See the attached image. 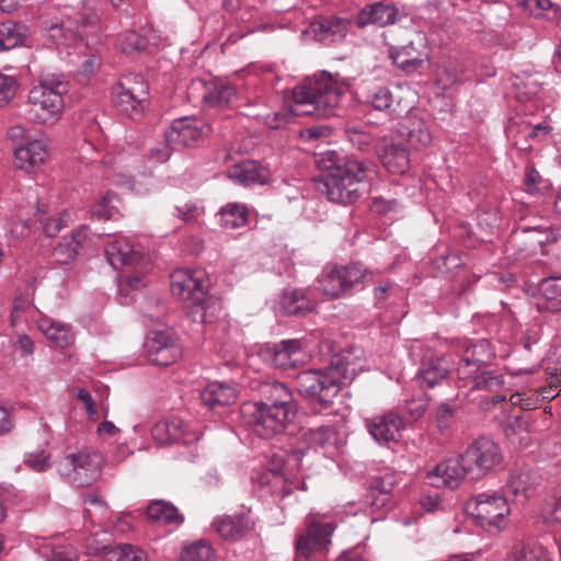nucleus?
Instances as JSON below:
<instances>
[{"label":"nucleus","instance_id":"obj_1","mask_svg":"<svg viewBox=\"0 0 561 561\" xmlns=\"http://www.w3.org/2000/svg\"><path fill=\"white\" fill-rule=\"evenodd\" d=\"M348 89V80L323 72L319 78L307 80L296 87L293 91V104L287 113L268 115L266 125L271 128H278L286 124L291 116L312 114L323 117L331 116L339 106L341 96Z\"/></svg>","mask_w":561,"mask_h":561},{"label":"nucleus","instance_id":"obj_2","mask_svg":"<svg viewBox=\"0 0 561 561\" xmlns=\"http://www.w3.org/2000/svg\"><path fill=\"white\" fill-rule=\"evenodd\" d=\"M170 286L172 295L183 302V308L192 321H213L218 307L213 298L207 296L209 279L205 271L176 270L171 275Z\"/></svg>","mask_w":561,"mask_h":561},{"label":"nucleus","instance_id":"obj_3","mask_svg":"<svg viewBox=\"0 0 561 561\" xmlns=\"http://www.w3.org/2000/svg\"><path fill=\"white\" fill-rule=\"evenodd\" d=\"M273 390L278 399L272 403L254 402L243 407V412L251 416L254 432L263 438H272L288 431L297 416V405L288 389L276 383Z\"/></svg>","mask_w":561,"mask_h":561},{"label":"nucleus","instance_id":"obj_4","mask_svg":"<svg viewBox=\"0 0 561 561\" xmlns=\"http://www.w3.org/2000/svg\"><path fill=\"white\" fill-rule=\"evenodd\" d=\"M431 142L430 133L423 121L408 118L397 131L382 138L378 154L383 167L392 174H404L410 168L408 144L426 146Z\"/></svg>","mask_w":561,"mask_h":561},{"label":"nucleus","instance_id":"obj_5","mask_svg":"<svg viewBox=\"0 0 561 561\" xmlns=\"http://www.w3.org/2000/svg\"><path fill=\"white\" fill-rule=\"evenodd\" d=\"M70 83L61 75H46L41 78L27 95L30 115L35 124L54 126L62 117L66 108L65 96Z\"/></svg>","mask_w":561,"mask_h":561},{"label":"nucleus","instance_id":"obj_6","mask_svg":"<svg viewBox=\"0 0 561 561\" xmlns=\"http://www.w3.org/2000/svg\"><path fill=\"white\" fill-rule=\"evenodd\" d=\"M322 168L327 172L324 187L331 202L348 204L358 197V185L363 182L370 169L362 161L345 157L337 160H322Z\"/></svg>","mask_w":561,"mask_h":561},{"label":"nucleus","instance_id":"obj_7","mask_svg":"<svg viewBox=\"0 0 561 561\" xmlns=\"http://www.w3.org/2000/svg\"><path fill=\"white\" fill-rule=\"evenodd\" d=\"M357 369L348 362L339 360L324 370H306L297 376L299 393L311 401L328 405L348 382Z\"/></svg>","mask_w":561,"mask_h":561},{"label":"nucleus","instance_id":"obj_8","mask_svg":"<svg viewBox=\"0 0 561 561\" xmlns=\"http://www.w3.org/2000/svg\"><path fill=\"white\" fill-rule=\"evenodd\" d=\"M94 3L95 0H88L81 10H66L60 24H51L46 28L47 37L60 46L68 47L73 43L82 53L88 45V43L83 44V36L96 35L100 30Z\"/></svg>","mask_w":561,"mask_h":561},{"label":"nucleus","instance_id":"obj_9","mask_svg":"<svg viewBox=\"0 0 561 561\" xmlns=\"http://www.w3.org/2000/svg\"><path fill=\"white\" fill-rule=\"evenodd\" d=\"M114 105L130 118L140 117L149 107V87L140 75L123 76L113 87Z\"/></svg>","mask_w":561,"mask_h":561},{"label":"nucleus","instance_id":"obj_10","mask_svg":"<svg viewBox=\"0 0 561 561\" xmlns=\"http://www.w3.org/2000/svg\"><path fill=\"white\" fill-rule=\"evenodd\" d=\"M492 355L493 353L486 341L483 340L474 344L471 348L466 351V356L458 366L459 377L461 379L472 378V388L490 391L496 390L504 383L502 376L493 375L488 371L478 374L481 366L491 360Z\"/></svg>","mask_w":561,"mask_h":561},{"label":"nucleus","instance_id":"obj_11","mask_svg":"<svg viewBox=\"0 0 561 561\" xmlns=\"http://www.w3.org/2000/svg\"><path fill=\"white\" fill-rule=\"evenodd\" d=\"M468 510L477 523L489 531H502L510 524L511 506L502 494H479Z\"/></svg>","mask_w":561,"mask_h":561},{"label":"nucleus","instance_id":"obj_12","mask_svg":"<svg viewBox=\"0 0 561 561\" xmlns=\"http://www.w3.org/2000/svg\"><path fill=\"white\" fill-rule=\"evenodd\" d=\"M335 525L325 522V515L310 513L305 520V530L297 535L295 550L298 557L310 559L316 552L328 550Z\"/></svg>","mask_w":561,"mask_h":561},{"label":"nucleus","instance_id":"obj_13","mask_svg":"<svg viewBox=\"0 0 561 561\" xmlns=\"http://www.w3.org/2000/svg\"><path fill=\"white\" fill-rule=\"evenodd\" d=\"M462 454L469 477L481 479L500 468L504 461L501 447L492 439L481 437L470 444Z\"/></svg>","mask_w":561,"mask_h":561},{"label":"nucleus","instance_id":"obj_14","mask_svg":"<svg viewBox=\"0 0 561 561\" xmlns=\"http://www.w3.org/2000/svg\"><path fill=\"white\" fill-rule=\"evenodd\" d=\"M103 457L92 448L66 454L57 463L58 473L73 483H89L101 468Z\"/></svg>","mask_w":561,"mask_h":561},{"label":"nucleus","instance_id":"obj_15","mask_svg":"<svg viewBox=\"0 0 561 561\" xmlns=\"http://www.w3.org/2000/svg\"><path fill=\"white\" fill-rule=\"evenodd\" d=\"M49 158V140L39 133L34 139L13 147V165L26 173L36 174L42 171Z\"/></svg>","mask_w":561,"mask_h":561},{"label":"nucleus","instance_id":"obj_16","mask_svg":"<svg viewBox=\"0 0 561 561\" xmlns=\"http://www.w3.org/2000/svg\"><path fill=\"white\" fill-rule=\"evenodd\" d=\"M144 350L148 359L158 366L172 365L182 356V346L178 336L169 331L148 333Z\"/></svg>","mask_w":561,"mask_h":561},{"label":"nucleus","instance_id":"obj_17","mask_svg":"<svg viewBox=\"0 0 561 561\" xmlns=\"http://www.w3.org/2000/svg\"><path fill=\"white\" fill-rule=\"evenodd\" d=\"M257 355L268 365L286 370L302 364L306 351L300 340H284L277 344L261 346Z\"/></svg>","mask_w":561,"mask_h":561},{"label":"nucleus","instance_id":"obj_18","mask_svg":"<svg viewBox=\"0 0 561 561\" xmlns=\"http://www.w3.org/2000/svg\"><path fill=\"white\" fill-rule=\"evenodd\" d=\"M211 131L209 125L195 118H181L175 121L165 134L168 146L179 149L192 147L206 138Z\"/></svg>","mask_w":561,"mask_h":561},{"label":"nucleus","instance_id":"obj_19","mask_svg":"<svg viewBox=\"0 0 561 561\" xmlns=\"http://www.w3.org/2000/svg\"><path fill=\"white\" fill-rule=\"evenodd\" d=\"M467 476L469 477V471L462 460V454L440 461L427 472V479L435 488L456 489Z\"/></svg>","mask_w":561,"mask_h":561},{"label":"nucleus","instance_id":"obj_20","mask_svg":"<svg viewBox=\"0 0 561 561\" xmlns=\"http://www.w3.org/2000/svg\"><path fill=\"white\" fill-rule=\"evenodd\" d=\"M424 42V36L420 33H415L414 38H412L408 45L400 47L391 46L389 48V57L401 70L414 72L422 68L426 60Z\"/></svg>","mask_w":561,"mask_h":561},{"label":"nucleus","instance_id":"obj_21","mask_svg":"<svg viewBox=\"0 0 561 561\" xmlns=\"http://www.w3.org/2000/svg\"><path fill=\"white\" fill-rule=\"evenodd\" d=\"M105 254L113 266L138 265L146 261V252L142 245L134 243L125 237L113 239L105 249Z\"/></svg>","mask_w":561,"mask_h":561},{"label":"nucleus","instance_id":"obj_22","mask_svg":"<svg viewBox=\"0 0 561 561\" xmlns=\"http://www.w3.org/2000/svg\"><path fill=\"white\" fill-rule=\"evenodd\" d=\"M366 427L376 442L387 444L400 439L404 422L399 414L388 412L367 419Z\"/></svg>","mask_w":561,"mask_h":561},{"label":"nucleus","instance_id":"obj_23","mask_svg":"<svg viewBox=\"0 0 561 561\" xmlns=\"http://www.w3.org/2000/svg\"><path fill=\"white\" fill-rule=\"evenodd\" d=\"M549 127L545 124H533L526 121L523 116L516 115L510 119L506 127L508 139L519 150H527L530 148L529 139H533L539 134L548 135Z\"/></svg>","mask_w":561,"mask_h":561},{"label":"nucleus","instance_id":"obj_24","mask_svg":"<svg viewBox=\"0 0 561 561\" xmlns=\"http://www.w3.org/2000/svg\"><path fill=\"white\" fill-rule=\"evenodd\" d=\"M36 324L54 347L67 350L73 345L76 335L70 324L46 316H42Z\"/></svg>","mask_w":561,"mask_h":561},{"label":"nucleus","instance_id":"obj_25","mask_svg":"<svg viewBox=\"0 0 561 561\" xmlns=\"http://www.w3.org/2000/svg\"><path fill=\"white\" fill-rule=\"evenodd\" d=\"M348 25V20L335 16H319L311 22L308 32L320 42L334 43L346 36Z\"/></svg>","mask_w":561,"mask_h":561},{"label":"nucleus","instance_id":"obj_26","mask_svg":"<svg viewBox=\"0 0 561 561\" xmlns=\"http://www.w3.org/2000/svg\"><path fill=\"white\" fill-rule=\"evenodd\" d=\"M228 176L241 185L265 184L270 180V171L257 162L248 160L232 165Z\"/></svg>","mask_w":561,"mask_h":561},{"label":"nucleus","instance_id":"obj_27","mask_svg":"<svg viewBox=\"0 0 561 561\" xmlns=\"http://www.w3.org/2000/svg\"><path fill=\"white\" fill-rule=\"evenodd\" d=\"M399 15L398 9L385 3H375L366 7L359 13L356 23L363 27L367 24H377L385 26L397 22Z\"/></svg>","mask_w":561,"mask_h":561},{"label":"nucleus","instance_id":"obj_28","mask_svg":"<svg viewBox=\"0 0 561 561\" xmlns=\"http://www.w3.org/2000/svg\"><path fill=\"white\" fill-rule=\"evenodd\" d=\"M214 527L222 539L236 541L252 529V523L243 515L221 516L214 522Z\"/></svg>","mask_w":561,"mask_h":561},{"label":"nucleus","instance_id":"obj_29","mask_svg":"<svg viewBox=\"0 0 561 561\" xmlns=\"http://www.w3.org/2000/svg\"><path fill=\"white\" fill-rule=\"evenodd\" d=\"M238 390L230 385L214 381L202 391L201 399L205 405H229L236 402Z\"/></svg>","mask_w":561,"mask_h":561},{"label":"nucleus","instance_id":"obj_30","mask_svg":"<svg viewBox=\"0 0 561 561\" xmlns=\"http://www.w3.org/2000/svg\"><path fill=\"white\" fill-rule=\"evenodd\" d=\"M236 96V89L229 82L216 79L206 83L203 99L210 106L224 107Z\"/></svg>","mask_w":561,"mask_h":561},{"label":"nucleus","instance_id":"obj_31","mask_svg":"<svg viewBox=\"0 0 561 561\" xmlns=\"http://www.w3.org/2000/svg\"><path fill=\"white\" fill-rule=\"evenodd\" d=\"M88 241V232L85 227H80L64 240L55 249L56 261L66 264L78 254L79 249Z\"/></svg>","mask_w":561,"mask_h":561},{"label":"nucleus","instance_id":"obj_32","mask_svg":"<svg viewBox=\"0 0 561 561\" xmlns=\"http://www.w3.org/2000/svg\"><path fill=\"white\" fill-rule=\"evenodd\" d=\"M152 438L160 445H167L172 442L190 439L184 437L183 423L179 419L163 420L158 422L151 430Z\"/></svg>","mask_w":561,"mask_h":561},{"label":"nucleus","instance_id":"obj_33","mask_svg":"<svg viewBox=\"0 0 561 561\" xmlns=\"http://www.w3.org/2000/svg\"><path fill=\"white\" fill-rule=\"evenodd\" d=\"M359 94L364 102L370 103L376 110H391L393 105V95L386 87H373L371 82H364L359 87Z\"/></svg>","mask_w":561,"mask_h":561},{"label":"nucleus","instance_id":"obj_34","mask_svg":"<svg viewBox=\"0 0 561 561\" xmlns=\"http://www.w3.org/2000/svg\"><path fill=\"white\" fill-rule=\"evenodd\" d=\"M147 516L150 520L160 525H180L183 517L178 508L164 501L152 502L147 508Z\"/></svg>","mask_w":561,"mask_h":561},{"label":"nucleus","instance_id":"obj_35","mask_svg":"<svg viewBox=\"0 0 561 561\" xmlns=\"http://www.w3.org/2000/svg\"><path fill=\"white\" fill-rule=\"evenodd\" d=\"M319 285L322 294L329 298H339L347 293L340 266L325 268L319 278Z\"/></svg>","mask_w":561,"mask_h":561},{"label":"nucleus","instance_id":"obj_36","mask_svg":"<svg viewBox=\"0 0 561 561\" xmlns=\"http://www.w3.org/2000/svg\"><path fill=\"white\" fill-rule=\"evenodd\" d=\"M220 225L226 229H237L247 225L249 211L245 205L230 203L219 211Z\"/></svg>","mask_w":561,"mask_h":561},{"label":"nucleus","instance_id":"obj_37","mask_svg":"<svg viewBox=\"0 0 561 561\" xmlns=\"http://www.w3.org/2000/svg\"><path fill=\"white\" fill-rule=\"evenodd\" d=\"M340 270L347 291L359 285H364L374 278V272L360 263L340 265Z\"/></svg>","mask_w":561,"mask_h":561},{"label":"nucleus","instance_id":"obj_38","mask_svg":"<svg viewBox=\"0 0 561 561\" xmlns=\"http://www.w3.org/2000/svg\"><path fill=\"white\" fill-rule=\"evenodd\" d=\"M27 36V28L22 24L7 22L0 24V51L21 45Z\"/></svg>","mask_w":561,"mask_h":561},{"label":"nucleus","instance_id":"obj_39","mask_svg":"<svg viewBox=\"0 0 561 561\" xmlns=\"http://www.w3.org/2000/svg\"><path fill=\"white\" fill-rule=\"evenodd\" d=\"M537 484V477L529 471L514 470L511 472L507 486L515 495L529 497Z\"/></svg>","mask_w":561,"mask_h":561},{"label":"nucleus","instance_id":"obj_40","mask_svg":"<svg viewBox=\"0 0 561 561\" xmlns=\"http://www.w3.org/2000/svg\"><path fill=\"white\" fill-rule=\"evenodd\" d=\"M304 442L312 448H328L331 446H336L340 439L336 431L333 427L322 426L305 433Z\"/></svg>","mask_w":561,"mask_h":561},{"label":"nucleus","instance_id":"obj_41","mask_svg":"<svg viewBox=\"0 0 561 561\" xmlns=\"http://www.w3.org/2000/svg\"><path fill=\"white\" fill-rule=\"evenodd\" d=\"M77 399L83 404L85 414L89 420L96 421L105 417L108 413V407L102 399H95L84 388L76 389Z\"/></svg>","mask_w":561,"mask_h":561},{"label":"nucleus","instance_id":"obj_42","mask_svg":"<svg viewBox=\"0 0 561 561\" xmlns=\"http://www.w3.org/2000/svg\"><path fill=\"white\" fill-rule=\"evenodd\" d=\"M103 561H147L144 550L131 545H118L106 550L102 558Z\"/></svg>","mask_w":561,"mask_h":561},{"label":"nucleus","instance_id":"obj_43","mask_svg":"<svg viewBox=\"0 0 561 561\" xmlns=\"http://www.w3.org/2000/svg\"><path fill=\"white\" fill-rule=\"evenodd\" d=\"M540 290L545 299L540 308L551 311L561 309V278L545 279L541 283Z\"/></svg>","mask_w":561,"mask_h":561},{"label":"nucleus","instance_id":"obj_44","mask_svg":"<svg viewBox=\"0 0 561 561\" xmlns=\"http://www.w3.org/2000/svg\"><path fill=\"white\" fill-rule=\"evenodd\" d=\"M447 371L448 367L445 360L437 358L428 363V365L421 370L417 381L421 386L434 387L446 377Z\"/></svg>","mask_w":561,"mask_h":561},{"label":"nucleus","instance_id":"obj_45","mask_svg":"<svg viewBox=\"0 0 561 561\" xmlns=\"http://www.w3.org/2000/svg\"><path fill=\"white\" fill-rule=\"evenodd\" d=\"M118 203L119 201L117 195L113 192H107L98 201H95V203L90 208V213L92 217H96L98 219H111L118 211Z\"/></svg>","mask_w":561,"mask_h":561},{"label":"nucleus","instance_id":"obj_46","mask_svg":"<svg viewBox=\"0 0 561 561\" xmlns=\"http://www.w3.org/2000/svg\"><path fill=\"white\" fill-rule=\"evenodd\" d=\"M51 454L45 448H36L24 454L23 463L32 471L46 472L53 467Z\"/></svg>","mask_w":561,"mask_h":561},{"label":"nucleus","instance_id":"obj_47","mask_svg":"<svg viewBox=\"0 0 561 561\" xmlns=\"http://www.w3.org/2000/svg\"><path fill=\"white\" fill-rule=\"evenodd\" d=\"M213 559L214 551L211 547L204 541H196L184 546L179 557L180 561H211Z\"/></svg>","mask_w":561,"mask_h":561},{"label":"nucleus","instance_id":"obj_48","mask_svg":"<svg viewBox=\"0 0 561 561\" xmlns=\"http://www.w3.org/2000/svg\"><path fill=\"white\" fill-rule=\"evenodd\" d=\"M522 7L536 18L557 19L559 9L550 0H523Z\"/></svg>","mask_w":561,"mask_h":561},{"label":"nucleus","instance_id":"obj_49","mask_svg":"<svg viewBox=\"0 0 561 561\" xmlns=\"http://www.w3.org/2000/svg\"><path fill=\"white\" fill-rule=\"evenodd\" d=\"M393 112H404L410 110L415 103L416 93L409 84H398L392 90Z\"/></svg>","mask_w":561,"mask_h":561},{"label":"nucleus","instance_id":"obj_50","mask_svg":"<svg viewBox=\"0 0 561 561\" xmlns=\"http://www.w3.org/2000/svg\"><path fill=\"white\" fill-rule=\"evenodd\" d=\"M513 561H549L543 547L538 545H517L512 552Z\"/></svg>","mask_w":561,"mask_h":561},{"label":"nucleus","instance_id":"obj_51","mask_svg":"<svg viewBox=\"0 0 561 561\" xmlns=\"http://www.w3.org/2000/svg\"><path fill=\"white\" fill-rule=\"evenodd\" d=\"M523 233L525 234V242L529 245V252L531 254H536L539 249L541 250L543 244L554 241V236L549 230L533 228L524 229Z\"/></svg>","mask_w":561,"mask_h":561},{"label":"nucleus","instance_id":"obj_52","mask_svg":"<svg viewBox=\"0 0 561 561\" xmlns=\"http://www.w3.org/2000/svg\"><path fill=\"white\" fill-rule=\"evenodd\" d=\"M282 307L287 314L304 316L310 308L302 301V295L298 290L284 294Z\"/></svg>","mask_w":561,"mask_h":561},{"label":"nucleus","instance_id":"obj_53","mask_svg":"<svg viewBox=\"0 0 561 561\" xmlns=\"http://www.w3.org/2000/svg\"><path fill=\"white\" fill-rule=\"evenodd\" d=\"M146 45V39L140 34L131 31L119 35L117 39L118 48L126 54L145 49Z\"/></svg>","mask_w":561,"mask_h":561},{"label":"nucleus","instance_id":"obj_54","mask_svg":"<svg viewBox=\"0 0 561 561\" xmlns=\"http://www.w3.org/2000/svg\"><path fill=\"white\" fill-rule=\"evenodd\" d=\"M260 482L263 485H271L272 492L275 494L286 495L291 492V488L286 484L285 472L268 471Z\"/></svg>","mask_w":561,"mask_h":561},{"label":"nucleus","instance_id":"obj_55","mask_svg":"<svg viewBox=\"0 0 561 561\" xmlns=\"http://www.w3.org/2000/svg\"><path fill=\"white\" fill-rule=\"evenodd\" d=\"M176 216L184 221H192L204 214L203 205L197 201H190L176 206Z\"/></svg>","mask_w":561,"mask_h":561},{"label":"nucleus","instance_id":"obj_56","mask_svg":"<svg viewBox=\"0 0 561 561\" xmlns=\"http://www.w3.org/2000/svg\"><path fill=\"white\" fill-rule=\"evenodd\" d=\"M16 81L13 77L0 73V106L7 105L14 96Z\"/></svg>","mask_w":561,"mask_h":561},{"label":"nucleus","instance_id":"obj_57","mask_svg":"<svg viewBox=\"0 0 561 561\" xmlns=\"http://www.w3.org/2000/svg\"><path fill=\"white\" fill-rule=\"evenodd\" d=\"M8 137L14 146H19L34 139L36 135H32L25 125L16 124L8 129Z\"/></svg>","mask_w":561,"mask_h":561},{"label":"nucleus","instance_id":"obj_58","mask_svg":"<svg viewBox=\"0 0 561 561\" xmlns=\"http://www.w3.org/2000/svg\"><path fill=\"white\" fill-rule=\"evenodd\" d=\"M70 219L68 211L64 210L55 217L48 218L44 225L45 233L49 237L55 236Z\"/></svg>","mask_w":561,"mask_h":561},{"label":"nucleus","instance_id":"obj_59","mask_svg":"<svg viewBox=\"0 0 561 561\" xmlns=\"http://www.w3.org/2000/svg\"><path fill=\"white\" fill-rule=\"evenodd\" d=\"M85 504L89 505L87 510V518L90 520L91 525L94 524V515L100 513L104 515L107 513L106 504L96 495L92 494L85 499Z\"/></svg>","mask_w":561,"mask_h":561},{"label":"nucleus","instance_id":"obj_60","mask_svg":"<svg viewBox=\"0 0 561 561\" xmlns=\"http://www.w3.org/2000/svg\"><path fill=\"white\" fill-rule=\"evenodd\" d=\"M514 87L517 90L518 96L524 99H529L539 91L538 82L535 79H528V81L524 82L517 78L514 82Z\"/></svg>","mask_w":561,"mask_h":561},{"label":"nucleus","instance_id":"obj_61","mask_svg":"<svg viewBox=\"0 0 561 561\" xmlns=\"http://www.w3.org/2000/svg\"><path fill=\"white\" fill-rule=\"evenodd\" d=\"M512 405H518L524 410H530L537 407L539 402L538 396H526L525 393L515 392L510 396Z\"/></svg>","mask_w":561,"mask_h":561},{"label":"nucleus","instance_id":"obj_62","mask_svg":"<svg viewBox=\"0 0 561 561\" xmlns=\"http://www.w3.org/2000/svg\"><path fill=\"white\" fill-rule=\"evenodd\" d=\"M46 561H78V556L72 547H57L51 550Z\"/></svg>","mask_w":561,"mask_h":561},{"label":"nucleus","instance_id":"obj_63","mask_svg":"<svg viewBox=\"0 0 561 561\" xmlns=\"http://www.w3.org/2000/svg\"><path fill=\"white\" fill-rule=\"evenodd\" d=\"M133 453L134 448L129 443H119L114 447L112 451L111 461L115 465H118L127 459L130 455H133Z\"/></svg>","mask_w":561,"mask_h":561},{"label":"nucleus","instance_id":"obj_64","mask_svg":"<svg viewBox=\"0 0 561 561\" xmlns=\"http://www.w3.org/2000/svg\"><path fill=\"white\" fill-rule=\"evenodd\" d=\"M457 81V73L455 70L444 67L440 68L437 77H436V83L442 89H447L451 87Z\"/></svg>","mask_w":561,"mask_h":561}]
</instances>
